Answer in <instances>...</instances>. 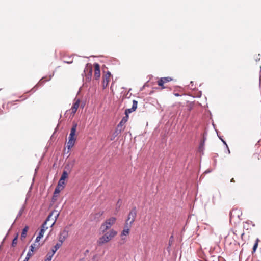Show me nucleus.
Returning <instances> with one entry per match:
<instances>
[{
  "label": "nucleus",
  "instance_id": "cd10ccee",
  "mask_svg": "<svg viewBox=\"0 0 261 261\" xmlns=\"http://www.w3.org/2000/svg\"><path fill=\"white\" fill-rule=\"evenodd\" d=\"M162 78L165 82V83H167L172 80V78H171L170 77H162Z\"/></svg>",
  "mask_w": 261,
  "mask_h": 261
},
{
  "label": "nucleus",
  "instance_id": "393cba45",
  "mask_svg": "<svg viewBox=\"0 0 261 261\" xmlns=\"http://www.w3.org/2000/svg\"><path fill=\"white\" fill-rule=\"evenodd\" d=\"M18 234H17L16 236L13 239L12 243V246L14 247L17 243Z\"/></svg>",
  "mask_w": 261,
  "mask_h": 261
},
{
  "label": "nucleus",
  "instance_id": "e433bc0d",
  "mask_svg": "<svg viewBox=\"0 0 261 261\" xmlns=\"http://www.w3.org/2000/svg\"><path fill=\"white\" fill-rule=\"evenodd\" d=\"M65 63H68V64H71V63H72V61H70V62H69V61H68V62H67V61H65Z\"/></svg>",
  "mask_w": 261,
  "mask_h": 261
},
{
  "label": "nucleus",
  "instance_id": "1a4fd4ad",
  "mask_svg": "<svg viewBox=\"0 0 261 261\" xmlns=\"http://www.w3.org/2000/svg\"><path fill=\"white\" fill-rule=\"evenodd\" d=\"M95 71H94V77L96 80H98L100 76V71L99 65L95 63L94 64Z\"/></svg>",
  "mask_w": 261,
  "mask_h": 261
},
{
  "label": "nucleus",
  "instance_id": "6ab92c4d",
  "mask_svg": "<svg viewBox=\"0 0 261 261\" xmlns=\"http://www.w3.org/2000/svg\"><path fill=\"white\" fill-rule=\"evenodd\" d=\"M258 242H259V239H257L255 240V243L253 245V248H252V253L255 252V251L257 249V248L258 247Z\"/></svg>",
  "mask_w": 261,
  "mask_h": 261
},
{
  "label": "nucleus",
  "instance_id": "7c9ffc66",
  "mask_svg": "<svg viewBox=\"0 0 261 261\" xmlns=\"http://www.w3.org/2000/svg\"><path fill=\"white\" fill-rule=\"evenodd\" d=\"M33 255V253L31 252V251H28L27 254V256L25 257V259H27V260H29L30 257L31 256H32Z\"/></svg>",
  "mask_w": 261,
  "mask_h": 261
},
{
  "label": "nucleus",
  "instance_id": "c85d7f7f",
  "mask_svg": "<svg viewBox=\"0 0 261 261\" xmlns=\"http://www.w3.org/2000/svg\"><path fill=\"white\" fill-rule=\"evenodd\" d=\"M53 255H54L53 254H48L47 255L46 258L45 259V261H51Z\"/></svg>",
  "mask_w": 261,
  "mask_h": 261
},
{
  "label": "nucleus",
  "instance_id": "f704fd0d",
  "mask_svg": "<svg viewBox=\"0 0 261 261\" xmlns=\"http://www.w3.org/2000/svg\"><path fill=\"white\" fill-rule=\"evenodd\" d=\"M42 237H40L39 238V234H38V236L36 237V240H35V243H38L40 241V239Z\"/></svg>",
  "mask_w": 261,
  "mask_h": 261
},
{
  "label": "nucleus",
  "instance_id": "0eeeda50",
  "mask_svg": "<svg viewBox=\"0 0 261 261\" xmlns=\"http://www.w3.org/2000/svg\"><path fill=\"white\" fill-rule=\"evenodd\" d=\"M68 236V230L66 229H64L63 231H61L59 235V241L60 243H63V242L65 240V239Z\"/></svg>",
  "mask_w": 261,
  "mask_h": 261
},
{
  "label": "nucleus",
  "instance_id": "4468645a",
  "mask_svg": "<svg viewBox=\"0 0 261 261\" xmlns=\"http://www.w3.org/2000/svg\"><path fill=\"white\" fill-rule=\"evenodd\" d=\"M80 100L79 99H77L75 102L73 104L71 107L72 113L75 114L77 111V108L79 107Z\"/></svg>",
  "mask_w": 261,
  "mask_h": 261
},
{
  "label": "nucleus",
  "instance_id": "f8f14e48",
  "mask_svg": "<svg viewBox=\"0 0 261 261\" xmlns=\"http://www.w3.org/2000/svg\"><path fill=\"white\" fill-rule=\"evenodd\" d=\"M132 226H130L129 224L128 225L127 223L125 224L124 229L123 230L121 236H127L129 233V228L131 227Z\"/></svg>",
  "mask_w": 261,
  "mask_h": 261
},
{
  "label": "nucleus",
  "instance_id": "9d476101",
  "mask_svg": "<svg viewBox=\"0 0 261 261\" xmlns=\"http://www.w3.org/2000/svg\"><path fill=\"white\" fill-rule=\"evenodd\" d=\"M111 73L108 71L107 73L103 76V88H106L109 84Z\"/></svg>",
  "mask_w": 261,
  "mask_h": 261
},
{
  "label": "nucleus",
  "instance_id": "58836bf2",
  "mask_svg": "<svg viewBox=\"0 0 261 261\" xmlns=\"http://www.w3.org/2000/svg\"><path fill=\"white\" fill-rule=\"evenodd\" d=\"M174 95L175 96H179L180 95L179 94H178V93H175V94H174Z\"/></svg>",
  "mask_w": 261,
  "mask_h": 261
},
{
  "label": "nucleus",
  "instance_id": "c9c22d12",
  "mask_svg": "<svg viewBox=\"0 0 261 261\" xmlns=\"http://www.w3.org/2000/svg\"><path fill=\"white\" fill-rule=\"evenodd\" d=\"M118 134V130H116L115 133H114V137H115L116 136H117V135Z\"/></svg>",
  "mask_w": 261,
  "mask_h": 261
},
{
  "label": "nucleus",
  "instance_id": "f257e3e1",
  "mask_svg": "<svg viewBox=\"0 0 261 261\" xmlns=\"http://www.w3.org/2000/svg\"><path fill=\"white\" fill-rule=\"evenodd\" d=\"M77 124L75 122L73 123V126L71 129L70 133L69 136V140L67 142V147L68 148L67 152H69V150L74 145L76 141V138L74 137L76 130Z\"/></svg>",
  "mask_w": 261,
  "mask_h": 261
},
{
  "label": "nucleus",
  "instance_id": "a18cd8bd",
  "mask_svg": "<svg viewBox=\"0 0 261 261\" xmlns=\"http://www.w3.org/2000/svg\"><path fill=\"white\" fill-rule=\"evenodd\" d=\"M219 138L221 140L222 139V138H221V137H219Z\"/></svg>",
  "mask_w": 261,
  "mask_h": 261
},
{
  "label": "nucleus",
  "instance_id": "2eb2a0df",
  "mask_svg": "<svg viewBox=\"0 0 261 261\" xmlns=\"http://www.w3.org/2000/svg\"><path fill=\"white\" fill-rule=\"evenodd\" d=\"M75 162V160H69L68 163L65 166V168L68 170H71L73 167Z\"/></svg>",
  "mask_w": 261,
  "mask_h": 261
},
{
  "label": "nucleus",
  "instance_id": "bb28decb",
  "mask_svg": "<svg viewBox=\"0 0 261 261\" xmlns=\"http://www.w3.org/2000/svg\"><path fill=\"white\" fill-rule=\"evenodd\" d=\"M36 245L35 244V243L32 244L30 247V249H29V251H31V252L33 253L34 252V248H35Z\"/></svg>",
  "mask_w": 261,
  "mask_h": 261
},
{
  "label": "nucleus",
  "instance_id": "49530a36",
  "mask_svg": "<svg viewBox=\"0 0 261 261\" xmlns=\"http://www.w3.org/2000/svg\"><path fill=\"white\" fill-rule=\"evenodd\" d=\"M23 261H28V260H27V259H24V260H23Z\"/></svg>",
  "mask_w": 261,
  "mask_h": 261
},
{
  "label": "nucleus",
  "instance_id": "412c9836",
  "mask_svg": "<svg viewBox=\"0 0 261 261\" xmlns=\"http://www.w3.org/2000/svg\"><path fill=\"white\" fill-rule=\"evenodd\" d=\"M165 83V82L162 79V78H161L158 81V84L159 86H161L162 87V89L165 88V87L164 86V84Z\"/></svg>",
  "mask_w": 261,
  "mask_h": 261
},
{
  "label": "nucleus",
  "instance_id": "f03ea898",
  "mask_svg": "<svg viewBox=\"0 0 261 261\" xmlns=\"http://www.w3.org/2000/svg\"><path fill=\"white\" fill-rule=\"evenodd\" d=\"M117 232L114 229H111L99 238L97 241L98 244L99 245H101L108 242L112 239L117 234Z\"/></svg>",
  "mask_w": 261,
  "mask_h": 261
},
{
  "label": "nucleus",
  "instance_id": "f3484780",
  "mask_svg": "<svg viewBox=\"0 0 261 261\" xmlns=\"http://www.w3.org/2000/svg\"><path fill=\"white\" fill-rule=\"evenodd\" d=\"M62 243L58 242L57 243L52 249V252L53 254L55 253V252L57 251V250L62 246Z\"/></svg>",
  "mask_w": 261,
  "mask_h": 261
},
{
  "label": "nucleus",
  "instance_id": "c756f323",
  "mask_svg": "<svg viewBox=\"0 0 261 261\" xmlns=\"http://www.w3.org/2000/svg\"><path fill=\"white\" fill-rule=\"evenodd\" d=\"M128 119V115H125V116L122 119L121 122L125 123V122H126L127 121Z\"/></svg>",
  "mask_w": 261,
  "mask_h": 261
},
{
  "label": "nucleus",
  "instance_id": "39448f33",
  "mask_svg": "<svg viewBox=\"0 0 261 261\" xmlns=\"http://www.w3.org/2000/svg\"><path fill=\"white\" fill-rule=\"evenodd\" d=\"M53 214H54V212H51V213H50L49 215L48 216L47 218H46V220L44 222V223L42 225L41 229H40L39 233V238L43 237L44 232L45 231V230L46 229H48V227L46 226V225L48 223V222L50 221V218H52V216H53Z\"/></svg>",
  "mask_w": 261,
  "mask_h": 261
},
{
  "label": "nucleus",
  "instance_id": "2f4dec72",
  "mask_svg": "<svg viewBox=\"0 0 261 261\" xmlns=\"http://www.w3.org/2000/svg\"><path fill=\"white\" fill-rule=\"evenodd\" d=\"M121 200L119 199L117 204H116V209H118L120 208V206H121Z\"/></svg>",
  "mask_w": 261,
  "mask_h": 261
},
{
  "label": "nucleus",
  "instance_id": "ddd939ff",
  "mask_svg": "<svg viewBox=\"0 0 261 261\" xmlns=\"http://www.w3.org/2000/svg\"><path fill=\"white\" fill-rule=\"evenodd\" d=\"M54 212V213H55V212ZM54 214H53V215L52 216V218H50L49 221H51L50 227H53V226L55 224V223L59 215V213L56 212V214L54 216Z\"/></svg>",
  "mask_w": 261,
  "mask_h": 261
},
{
  "label": "nucleus",
  "instance_id": "4be33fe9",
  "mask_svg": "<svg viewBox=\"0 0 261 261\" xmlns=\"http://www.w3.org/2000/svg\"><path fill=\"white\" fill-rule=\"evenodd\" d=\"M65 186V182L64 180H61V179L58 181L57 187H60V188H62V189L64 188Z\"/></svg>",
  "mask_w": 261,
  "mask_h": 261
},
{
  "label": "nucleus",
  "instance_id": "79ce46f5",
  "mask_svg": "<svg viewBox=\"0 0 261 261\" xmlns=\"http://www.w3.org/2000/svg\"><path fill=\"white\" fill-rule=\"evenodd\" d=\"M115 137H112V138H111V140H113L114 139Z\"/></svg>",
  "mask_w": 261,
  "mask_h": 261
},
{
  "label": "nucleus",
  "instance_id": "423d86ee",
  "mask_svg": "<svg viewBox=\"0 0 261 261\" xmlns=\"http://www.w3.org/2000/svg\"><path fill=\"white\" fill-rule=\"evenodd\" d=\"M84 73L85 75L86 80L87 81H90L91 79L92 73V67L91 65L87 64L85 68Z\"/></svg>",
  "mask_w": 261,
  "mask_h": 261
},
{
  "label": "nucleus",
  "instance_id": "9b49d317",
  "mask_svg": "<svg viewBox=\"0 0 261 261\" xmlns=\"http://www.w3.org/2000/svg\"><path fill=\"white\" fill-rule=\"evenodd\" d=\"M251 225L253 227L255 226V224L252 221L247 220L246 222L243 223V228L246 230L250 229V225Z\"/></svg>",
  "mask_w": 261,
  "mask_h": 261
},
{
  "label": "nucleus",
  "instance_id": "b1692460",
  "mask_svg": "<svg viewBox=\"0 0 261 261\" xmlns=\"http://www.w3.org/2000/svg\"><path fill=\"white\" fill-rule=\"evenodd\" d=\"M24 208H25V206H24V205H23L22 206V207L20 208V210H19V211L17 214L16 220L22 215V214L24 210Z\"/></svg>",
  "mask_w": 261,
  "mask_h": 261
},
{
  "label": "nucleus",
  "instance_id": "a878e982",
  "mask_svg": "<svg viewBox=\"0 0 261 261\" xmlns=\"http://www.w3.org/2000/svg\"><path fill=\"white\" fill-rule=\"evenodd\" d=\"M51 75H50L49 76V79L48 80H45V77H43L42 78L40 81H39V82L38 83L37 85H41V84H42L44 82L46 81H49L51 79Z\"/></svg>",
  "mask_w": 261,
  "mask_h": 261
},
{
  "label": "nucleus",
  "instance_id": "aec40b11",
  "mask_svg": "<svg viewBox=\"0 0 261 261\" xmlns=\"http://www.w3.org/2000/svg\"><path fill=\"white\" fill-rule=\"evenodd\" d=\"M165 83V82L162 79V78H161L158 81V84L159 86H161L162 87V89L165 88V87L164 86V84Z\"/></svg>",
  "mask_w": 261,
  "mask_h": 261
},
{
  "label": "nucleus",
  "instance_id": "a211bd4d",
  "mask_svg": "<svg viewBox=\"0 0 261 261\" xmlns=\"http://www.w3.org/2000/svg\"><path fill=\"white\" fill-rule=\"evenodd\" d=\"M29 227L28 226H25L24 228L23 229L21 234V239L25 238L27 236V233Z\"/></svg>",
  "mask_w": 261,
  "mask_h": 261
},
{
  "label": "nucleus",
  "instance_id": "5701e85b",
  "mask_svg": "<svg viewBox=\"0 0 261 261\" xmlns=\"http://www.w3.org/2000/svg\"><path fill=\"white\" fill-rule=\"evenodd\" d=\"M68 177V173L66 171H64L62 173L60 179L61 180H64Z\"/></svg>",
  "mask_w": 261,
  "mask_h": 261
},
{
  "label": "nucleus",
  "instance_id": "dca6fc26",
  "mask_svg": "<svg viewBox=\"0 0 261 261\" xmlns=\"http://www.w3.org/2000/svg\"><path fill=\"white\" fill-rule=\"evenodd\" d=\"M62 190V188H60V187H56V188H55V190L54 191V195H53V200H56V197L58 196V194H59V193L60 192V191Z\"/></svg>",
  "mask_w": 261,
  "mask_h": 261
},
{
  "label": "nucleus",
  "instance_id": "20e7f679",
  "mask_svg": "<svg viewBox=\"0 0 261 261\" xmlns=\"http://www.w3.org/2000/svg\"><path fill=\"white\" fill-rule=\"evenodd\" d=\"M137 216V209L136 207H133L130 211L129 212L127 218L126 220L125 223L129 224L130 226L133 224Z\"/></svg>",
  "mask_w": 261,
  "mask_h": 261
},
{
  "label": "nucleus",
  "instance_id": "4c0bfd02",
  "mask_svg": "<svg viewBox=\"0 0 261 261\" xmlns=\"http://www.w3.org/2000/svg\"><path fill=\"white\" fill-rule=\"evenodd\" d=\"M233 212V211H232L231 212H230V218H232V213Z\"/></svg>",
  "mask_w": 261,
  "mask_h": 261
},
{
  "label": "nucleus",
  "instance_id": "c03bdc74",
  "mask_svg": "<svg viewBox=\"0 0 261 261\" xmlns=\"http://www.w3.org/2000/svg\"><path fill=\"white\" fill-rule=\"evenodd\" d=\"M5 238H4V239H3V242H2V243H3V242L5 241Z\"/></svg>",
  "mask_w": 261,
  "mask_h": 261
},
{
  "label": "nucleus",
  "instance_id": "7ed1b4c3",
  "mask_svg": "<svg viewBox=\"0 0 261 261\" xmlns=\"http://www.w3.org/2000/svg\"><path fill=\"white\" fill-rule=\"evenodd\" d=\"M116 220V218L111 217L109 219L107 220L105 223L101 224L100 226V230L102 233L106 232L107 230L110 229L111 226L115 223Z\"/></svg>",
  "mask_w": 261,
  "mask_h": 261
},
{
  "label": "nucleus",
  "instance_id": "6e6552de",
  "mask_svg": "<svg viewBox=\"0 0 261 261\" xmlns=\"http://www.w3.org/2000/svg\"><path fill=\"white\" fill-rule=\"evenodd\" d=\"M138 101L136 100H133V106L131 108L126 109L125 111V115H128L129 114L132 112L135 111L137 108Z\"/></svg>",
  "mask_w": 261,
  "mask_h": 261
},
{
  "label": "nucleus",
  "instance_id": "473e14b6",
  "mask_svg": "<svg viewBox=\"0 0 261 261\" xmlns=\"http://www.w3.org/2000/svg\"><path fill=\"white\" fill-rule=\"evenodd\" d=\"M203 146H204V142L203 143H201L199 146V150L201 151V150H202L203 149Z\"/></svg>",
  "mask_w": 261,
  "mask_h": 261
},
{
  "label": "nucleus",
  "instance_id": "ea45409f",
  "mask_svg": "<svg viewBox=\"0 0 261 261\" xmlns=\"http://www.w3.org/2000/svg\"><path fill=\"white\" fill-rule=\"evenodd\" d=\"M123 122H121V121H120V122L119 123V124H118V127L119 126V125H121L122 124Z\"/></svg>",
  "mask_w": 261,
  "mask_h": 261
},
{
  "label": "nucleus",
  "instance_id": "72a5a7b5",
  "mask_svg": "<svg viewBox=\"0 0 261 261\" xmlns=\"http://www.w3.org/2000/svg\"><path fill=\"white\" fill-rule=\"evenodd\" d=\"M221 141H222L223 142V143H224V144L226 146V147H227V149H228V153H230V150H229V148H228V145H227V144H226V142H225L224 140H223V139H221Z\"/></svg>",
  "mask_w": 261,
  "mask_h": 261
},
{
  "label": "nucleus",
  "instance_id": "a19ab883",
  "mask_svg": "<svg viewBox=\"0 0 261 261\" xmlns=\"http://www.w3.org/2000/svg\"><path fill=\"white\" fill-rule=\"evenodd\" d=\"M230 181H231V182H234V178H232L231 179Z\"/></svg>",
  "mask_w": 261,
  "mask_h": 261
},
{
  "label": "nucleus",
  "instance_id": "37998d69",
  "mask_svg": "<svg viewBox=\"0 0 261 261\" xmlns=\"http://www.w3.org/2000/svg\"><path fill=\"white\" fill-rule=\"evenodd\" d=\"M48 223H49V224L50 225L51 221H49Z\"/></svg>",
  "mask_w": 261,
  "mask_h": 261
}]
</instances>
